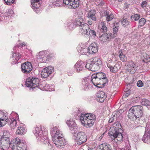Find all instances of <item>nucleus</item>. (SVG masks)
<instances>
[{
    "label": "nucleus",
    "mask_w": 150,
    "mask_h": 150,
    "mask_svg": "<svg viewBox=\"0 0 150 150\" xmlns=\"http://www.w3.org/2000/svg\"><path fill=\"white\" fill-rule=\"evenodd\" d=\"M121 127L120 124L118 122L113 124L112 127L110 129L108 133L109 136L112 140L115 139L119 141H122L123 136L120 132L121 130Z\"/></svg>",
    "instance_id": "obj_1"
},
{
    "label": "nucleus",
    "mask_w": 150,
    "mask_h": 150,
    "mask_svg": "<svg viewBox=\"0 0 150 150\" xmlns=\"http://www.w3.org/2000/svg\"><path fill=\"white\" fill-rule=\"evenodd\" d=\"M96 117L95 115L91 113L81 114L79 119L82 124L87 127H91L94 123Z\"/></svg>",
    "instance_id": "obj_2"
},
{
    "label": "nucleus",
    "mask_w": 150,
    "mask_h": 150,
    "mask_svg": "<svg viewBox=\"0 0 150 150\" xmlns=\"http://www.w3.org/2000/svg\"><path fill=\"white\" fill-rule=\"evenodd\" d=\"M102 65V62L98 58L95 57L93 58L92 61H89L87 62L85 67L87 69L92 71L98 70Z\"/></svg>",
    "instance_id": "obj_3"
},
{
    "label": "nucleus",
    "mask_w": 150,
    "mask_h": 150,
    "mask_svg": "<svg viewBox=\"0 0 150 150\" xmlns=\"http://www.w3.org/2000/svg\"><path fill=\"white\" fill-rule=\"evenodd\" d=\"M52 140L56 146L59 149L64 148L66 144L64 135L62 133L57 132L54 136H53Z\"/></svg>",
    "instance_id": "obj_4"
},
{
    "label": "nucleus",
    "mask_w": 150,
    "mask_h": 150,
    "mask_svg": "<svg viewBox=\"0 0 150 150\" xmlns=\"http://www.w3.org/2000/svg\"><path fill=\"white\" fill-rule=\"evenodd\" d=\"M33 132L38 140H41L42 142L45 141L47 143L48 142V132H42L40 127H35Z\"/></svg>",
    "instance_id": "obj_5"
},
{
    "label": "nucleus",
    "mask_w": 150,
    "mask_h": 150,
    "mask_svg": "<svg viewBox=\"0 0 150 150\" xmlns=\"http://www.w3.org/2000/svg\"><path fill=\"white\" fill-rule=\"evenodd\" d=\"M11 146L12 150H25L24 144L21 142L18 138H16L11 141Z\"/></svg>",
    "instance_id": "obj_6"
},
{
    "label": "nucleus",
    "mask_w": 150,
    "mask_h": 150,
    "mask_svg": "<svg viewBox=\"0 0 150 150\" xmlns=\"http://www.w3.org/2000/svg\"><path fill=\"white\" fill-rule=\"evenodd\" d=\"M40 81L37 78L30 77L26 79L25 85L27 87H30L32 88L38 87L39 86Z\"/></svg>",
    "instance_id": "obj_7"
},
{
    "label": "nucleus",
    "mask_w": 150,
    "mask_h": 150,
    "mask_svg": "<svg viewBox=\"0 0 150 150\" xmlns=\"http://www.w3.org/2000/svg\"><path fill=\"white\" fill-rule=\"evenodd\" d=\"M74 139L78 144L80 145L86 141L87 137L84 132H80L75 135Z\"/></svg>",
    "instance_id": "obj_8"
},
{
    "label": "nucleus",
    "mask_w": 150,
    "mask_h": 150,
    "mask_svg": "<svg viewBox=\"0 0 150 150\" xmlns=\"http://www.w3.org/2000/svg\"><path fill=\"white\" fill-rule=\"evenodd\" d=\"M98 46L96 43H92L88 48H84L80 50V52L82 54L86 52V51L89 53L92 54L96 53L98 51Z\"/></svg>",
    "instance_id": "obj_9"
},
{
    "label": "nucleus",
    "mask_w": 150,
    "mask_h": 150,
    "mask_svg": "<svg viewBox=\"0 0 150 150\" xmlns=\"http://www.w3.org/2000/svg\"><path fill=\"white\" fill-rule=\"evenodd\" d=\"M32 66L30 62H27L21 64V70L24 74L29 73L32 70Z\"/></svg>",
    "instance_id": "obj_10"
},
{
    "label": "nucleus",
    "mask_w": 150,
    "mask_h": 150,
    "mask_svg": "<svg viewBox=\"0 0 150 150\" xmlns=\"http://www.w3.org/2000/svg\"><path fill=\"white\" fill-rule=\"evenodd\" d=\"M131 108L133 111L135 115H136V117L139 119L142 115V107L140 105L134 106L132 107Z\"/></svg>",
    "instance_id": "obj_11"
},
{
    "label": "nucleus",
    "mask_w": 150,
    "mask_h": 150,
    "mask_svg": "<svg viewBox=\"0 0 150 150\" xmlns=\"http://www.w3.org/2000/svg\"><path fill=\"white\" fill-rule=\"evenodd\" d=\"M11 142L8 141V139H0V148L3 150H7L11 146Z\"/></svg>",
    "instance_id": "obj_12"
},
{
    "label": "nucleus",
    "mask_w": 150,
    "mask_h": 150,
    "mask_svg": "<svg viewBox=\"0 0 150 150\" xmlns=\"http://www.w3.org/2000/svg\"><path fill=\"white\" fill-rule=\"evenodd\" d=\"M91 80L90 81L91 83H92L94 85L96 86L98 88L102 87L101 86H99V85L101 84H103L104 83L101 80L96 76V75L93 74L91 77Z\"/></svg>",
    "instance_id": "obj_13"
},
{
    "label": "nucleus",
    "mask_w": 150,
    "mask_h": 150,
    "mask_svg": "<svg viewBox=\"0 0 150 150\" xmlns=\"http://www.w3.org/2000/svg\"><path fill=\"white\" fill-rule=\"evenodd\" d=\"M127 66V71L130 73L132 74L135 72L137 67L135 64L132 61H130L128 62Z\"/></svg>",
    "instance_id": "obj_14"
},
{
    "label": "nucleus",
    "mask_w": 150,
    "mask_h": 150,
    "mask_svg": "<svg viewBox=\"0 0 150 150\" xmlns=\"http://www.w3.org/2000/svg\"><path fill=\"white\" fill-rule=\"evenodd\" d=\"M85 17L83 15L79 16L75 20L74 22V25L76 26H81L82 24L85 22Z\"/></svg>",
    "instance_id": "obj_15"
},
{
    "label": "nucleus",
    "mask_w": 150,
    "mask_h": 150,
    "mask_svg": "<svg viewBox=\"0 0 150 150\" xmlns=\"http://www.w3.org/2000/svg\"><path fill=\"white\" fill-rule=\"evenodd\" d=\"M79 27L80 31L81 33L84 35H86L90 29L87 23H84Z\"/></svg>",
    "instance_id": "obj_16"
},
{
    "label": "nucleus",
    "mask_w": 150,
    "mask_h": 150,
    "mask_svg": "<svg viewBox=\"0 0 150 150\" xmlns=\"http://www.w3.org/2000/svg\"><path fill=\"white\" fill-rule=\"evenodd\" d=\"M97 100L100 102H103L106 97L105 93L103 91H98L97 93Z\"/></svg>",
    "instance_id": "obj_17"
},
{
    "label": "nucleus",
    "mask_w": 150,
    "mask_h": 150,
    "mask_svg": "<svg viewBox=\"0 0 150 150\" xmlns=\"http://www.w3.org/2000/svg\"><path fill=\"white\" fill-rule=\"evenodd\" d=\"M40 0H31V2L32 6L33 9L37 13H39V8L40 6Z\"/></svg>",
    "instance_id": "obj_18"
},
{
    "label": "nucleus",
    "mask_w": 150,
    "mask_h": 150,
    "mask_svg": "<svg viewBox=\"0 0 150 150\" xmlns=\"http://www.w3.org/2000/svg\"><path fill=\"white\" fill-rule=\"evenodd\" d=\"M93 74L96 75V77L101 80L105 84L106 82L108 81L105 74L102 72H99L97 73L96 74Z\"/></svg>",
    "instance_id": "obj_19"
},
{
    "label": "nucleus",
    "mask_w": 150,
    "mask_h": 150,
    "mask_svg": "<svg viewBox=\"0 0 150 150\" xmlns=\"http://www.w3.org/2000/svg\"><path fill=\"white\" fill-rule=\"evenodd\" d=\"M85 64L82 61L78 62L74 65V67L77 72L82 71L84 68Z\"/></svg>",
    "instance_id": "obj_20"
},
{
    "label": "nucleus",
    "mask_w": 150,
    "mask_h": 150,
    "mask_svg": "<svg viewBox=\"0 0 150 150\" xmlns=\"http://www.w3.org/2000/svg\"><path fill=\"white\" fill-rule=\"evenodd\" d=\"M136 115H135L133 111L130 108L129 110L127 116L128 118L131 120L133 121L136 120H138L139 118L136 117Z\"/></svg>",
    "instance_id": "obj_21"
},
{
    "label": "nucleus",
    "mask_w": 150,
    "mask_h": 150,
    "mask_svg": "<svg viewBox=\"0 0 150 150\" xmlns=\"http://www.w3.org/2000/svg\"><path fill=\"white\" fill-rule=\"evenodd\" d=\"M97 149V150H111V148L110 145L104 143L99 146Z\"/></svg>",
    "instance_id": "obj_22"
},
{
    "label": "nucleus",
    "mask_w": 150,
    "mask_h": 150,
    "mask_svg": "<svg viewBox=\"0 0 150 150\" xmlns=\"http://www.w3.org/2000/svg\"><path fill=\"white\" fill-rule=\"evenodd\" d=\"M104 16L106 17V21H109L112 20L114 18L113 14L110 13L109 11H105L104 12Z\"/></svg>",
    "instance_id": "obj_23"
},
{
    "label": "nucleus",
    "mask_w": 150,
    "mask_h": 150,
    "mask_svg": "<svg viewBox=\"0 0 150 150\" xmlns=\"http://www.w3.org/2000/svg\"><path fill=\"white\" fill-rule=\"evenodd\" d=\"M95 14L96 11L94 10H91L88 13L87 17L88 18H91L93 20L96 21V18L95 16Z\"/></svg>",
    "instance_id": "obj_24"
},
{
    "label": "nucleus",
    "mask_w": 150,
    "mask_h": 150,
    "mask_svg": "<svg viewBox=\"0 0 150 150\" xmlns=\"http://www.w3.org/2000/svg\"><path fill=\"white\" fill-rule=\"evenodd\" d=\"M46 53L45 52H40L37 56V59L39 60L40 62L42 61V60H45V58L46 57Z\"/></svg>",
    "instance_id": "obj_25"
},
{
    "label": "nucleus",
    "mask_w": 150,
    "mask_h": 150,
    "mask_svg": "<svg viewBox=\"0 0 150 150\" xmlns=\"http://www.w3.org/2000/svg\"><path fill=\"white\" fill-rule=\"evenodd\" d=\"M99 28L100 30V32L101 33H106L107 30V27L105 25L104 22H101L99 25Z\"/></svg>",
    "instance_id": "obj_26"
},
{
    "label": "nucleus",
    "mask_w": 150,
    "mask_h": 150,
    "mask_svg": "<svg viewBox=\"0 0 150 150\" xmlns=\"http://www.w3.org/2000/svg\"><path fill=\"white\" fill-rule=\"evenodd\" d=\"M71 1V5H70L69 8H75L78 7L80 4V1L79 0H74Z\"/></svg>",
    "instance_id": "obj_27"
},
{
    "label": "nucleus",
    "mask_w": 150,
    "mask_h": 150,
    "mask_svg": "<svg viewBox=\"0 0 150 150\" xmlns=\"http://www.w3.org/2000/svg\"><path fill=\"white\" fill-rule=\"evenodd\" d=\"M0 120L1 121H5L6 124V122L8 121L7 114L0 111Z\"/></svg>",
    "instance_id": "obj_28"
},
{
    "label": "nucleus",
    "mask_w": 150,
    "mask_h": 150,
    "mask_svg": "<svg viewBox=\"0 0 150 150\" xmlns=\"http://www.w3.org/2000/svg\"><path fill=\"white\" fill-rule=\"evenodd\" d=\"M67 124L69 127L71 128H75L77 127L76 124L74 120L72 119L67 120Z\"/></svg>",
    "instance_id": "obj_29"
},
{
    "label": "nucleus",
    "mask_w": 150,
    "mask_h": 150,
    "mask_svg": "<svg viewBox=\"0 0 150 150\" xmlns=\"http://www.w3.org/2000/svg\"><path fill=\"white\" fill-rule=\"evenodd\" d=\"M121 67V65L119 63L116 64L112 66V68L110 69V71L112 72H116L118 70L120 69Z\"/></svg>",
    "instance_id": "obj_30"
},
{
    "label": "nucleus",
    "mask_w": 150,
    "mask_h": 150,
    "mask_svg": "<svg viewBox=\"0 0 150 150\" xmlns=\"http://www.w3.org/2000/svg\"><path fill=\"white\" fill-rule=\"evenodd\" d=\"M92 83H91L90 81L88 82L87 79L84 80L83 82V84L85 86L84 89L87 90L88 89L91 88L92 87Z\"/></svg>",
    "instance_id": "obj_31"
},
{
    "label": "nucleus",
    "mask_w": 150,
    "mask_h": 150,
    "mask_svg": "<svg viewBox=\"0 0 150 150\" xmlns=\"http://www.w3.org/2000/svg\"><path fill=\"white\" fill-rule=\"evenodd\" d=\"M110 38V36H109V33H104L100 37V39L103 42H105Z\"/></svg>",
    "instance_id": "obj_32"
},
{
    "label": "nucleus",
    "mask_w": 150,
    "mask_h": 150,
    "mask_svg": "<svg viewBox=\"0 0 150 150\" xmlns=\"http://www.w3.org/2000/svg\"><path fill=\"white\" fill-rule=\"evenodd\" d=\"M26 131V129L21 127H18L16 132V134H25Z\"/></svg>",
    "instance_id": "obj_33"
},
{
    "label": "nucleus",
    "mask_w": 150,
    "mask_h": 150,
    "mask_svg": "<svg viewBox=\"0 0 150 150\" xmlns=\"http://www.w3.org/2000/svg\"><path fill=\"white\" fill-rule=\"evenodd\" d=\"M119 57L120 60L122 62H125L127 60V57L125 56L124 54H123L122 51L120 50L119 52Z\"/></svg>",
    "instance_id": "obj_34"
},
{
    "label": "nucleus",
    "mask_w": 150,
    "mask_h": 150,
    "mask_svg": "<svg viewBox=\"0 0 150 150\" xmlns=\"http://www.w3.org/2000/svg\"><path fill=\"white\" fill-rule=\"evenodd\" d=\"M142 141L145 143H148L150 142V135L145 133L142 138Z\"/></svg>",
    "instance_id": "obj_35"
},
{
    "label": "nucleus",
    "mask_w": 150,
    "mask_h": 150,
    "mask_svg": "<svg viewBox=\"0 0 150 150\" xmlns=\"http://www.w3.org/2000/svg\"><path fill=\"white\" fill-rule=\"evenodd\" d=\"M120 110L118 111H115L113 112L112 114V118H113L115 121L117 120L118 117L121 115V113L120 112Z\"/></svg>",
    "instance_id": "obj_36"
},
{
    "label": "nucleus",
    "mask_w": 150,
    "mask_h": 150,
    "mask_svg": "<svg viewBox=\"0 0 150 150\" xmlns=\"http://www.w3.org/2000/svg\"><path fill=\"white\" fill-rule=\"evenodd\" d=\"M10 136V134L9 133L7 130H5L4 131L3 133V135L1 137V139H7L8 141H10L9 139V137Z\"/></svg>",
    "instance_id": "obj_37"
},
{
    "label": "nucleus",
    "mask_w": 150,
    "mask_h": 150,
    "mask_svg": "<svg viewBox=\"0 0 150 150\" xmlns=\"http://www.w3.org/2000/svg\"><path fill=\"white\" fill-rule=\"evenodd\" d=\"M17 125V122L16 120L13 119L11 120L10 121V126L11 129H14L15 128Z\"/></svg>",
    "instance_id": "obj_38"
},
{
    "label": "nucleus",
    "mask_w": 150,
    "mask_h": 150,
    "mask_svg": "<svg viewBox=\"0 0 150 150\" xmlns=\"http://www.w3.org/2000/svg\"><path fill=\"white\" fill-rule=\"evenodd\" d=\"M118 28L113 27V35L111 33H109V36H110L111 38H114L116 36L118 32Z\"/></svg>",
    "instance_id": "obj_39"
},
{
    "label": "nucleus",
    "mask_w": 150,
    "mask_h": 150,
    "mask_svg": "<svg viewBox=\"0 0 150 150\" xmlns=\"http://www.w3.org/2000/svg\"><path fill=\"white\" fill-rule=\"evenodd\" d=\"M50 132L52 137L53 136H54L55 134L57 132L62 133V132H60L56 127H54L52 128L50 130Z\"/></svg>",
    "instance_id": "obj_40"
},
{
    "label": "nucleus",
    "mask_w": 150,
    "mask_h": 150,
    "mask_svg": "<svg viewBox=\"0 0 150 150\" xmlns=\"http://www.w3.org/2000/svg\"><path fill=\"white\" fill-rule=\"evenodd\" d=\"M141 103L142 105L146 106H150V101L146 99H142Z\"/></svg>",
    "instance_id": "obj_41"
},
{
    "label": "nucleus",
    "mask_w": 150,
    "mask_h": 150,
    "mask_svg": "<svg viewBox=\"0 0 150 150\" xmlns=\"http://www.w3.org/2000/svg\"><path fill=\"white\" fill-rule=\"evenodd\" d=\"M43 69H45L47 70L46 72L49 74H51L54 71V68L52 67H46L44 68Z\"/></svg>",
    "instance_id": "obj_42"
},
{
    "label": "nucleus",
    "mask_w": 150,
    "mask_h": 150,
    "mask_svg": "<svg viewBox=\"0 0 150 150\" xmlns=\"http://www.w3.org/2000/svg\"><path fill=\"white\" fill-rule=\"evenodd\" d=\"M72 1H74V0H63V4L67 6L69 8L70 5H71Z\"/></svg>",
    "instance_id": "obj_43"
},
{
    "label": "nucleus",
    "mask_w": 150,
    "mask_h": 150,
    "mask_svg": "<svg viewBox=\"0 0 150 150\" xmlns=\"http://www.w3.org/2000/svg\"><path fill=\"white\" fill-rule=\"evenodd\" d=\"M47 70L45 69H43L41 73V76L43 78H46L48 76H49L50 74L47 73L46 72Z\"/></svg>",
    "instance_id": "obj_44"
},
{
    "label": "nucleus",
    "mask_w": 150,
    "mask_h": 150,
    "mask_svg": "<svg viewBox=\"0 0 150 150\" xmlns=\"http://www.w3.org/2000/svg\"><path fill=\"white\" fill-rule=\"evenodd\" d=\"M140 18L139 15L138 14H136L132 16H131V19L132 21H137Z\"/></svg>",
    "instance_id": "obj_45"
},
{
    "label": "nucleus",
    "mask_w": 150,
    "mask_h": 150,
    "mask_svg": "<svg viewBox=\"0 0 150 150\" xmlns=\"http://www.w3.org/2000/svg\"><path fill=\"white\" fill-rule=\"evenodd\" d=\"M62 0H57V1L54 3V5H53L54 6H60L62 5L63 2L62 3Z\"/></svg>",
    "instance_id": "obj_46"
},
{
    "label": "nucleus",
    "mask_w": 150,
    "mask_h": 150,
    "mask_svg": "<svg viewBox=\"0 0 150 150\" xmlns=\"http://www.w3.org/2000/svg\"><path fill=\"white\" fill-rule=\"evenodd\" d=\"M107 67L109 68L110 69L112 68V66H113L114 64V63L113 62H112V60H109L107 62Z\"/></svg>",
    "instance_id": "obj_47"
},
{
    "label": "nucleus",
    "mask_w": 150,
    "mask_h": 150,
    "mask_svg": "<svg viewBox=\"0 0 150 150\" xmlns=\"http://www.w3.org/2000/svg\"><path fill=\"white\" fill-rule=\"evenodd\" d=\"M146 20L144 18L140 19L139 21V26L142 27L146 23Z\"/></svg>",
    "instance_id": "obj_48"
},
{
    "label": "nucleus",
    "mask_w": 150,
    "mask_h": 150,
    "mask_svg": "<svg viewBox=\"0 0 150 150\" xmlns=\"http://www.w3.org/2000/svg\"><path fill=\"white\" fill-rule=\"evenodd\" d=\"M13 57H14L16 61H18L20 58L21 57V55H19L18 53H14L12 54Z\"/></svg>",
    "instance_id": "obj_49"
},
{
    "label": "nucleus",
    "mask_w": 150,
    "mask_h": 150,
    "mask_svg": "<svg viewBox=\"0 0 150 150\" xmlns=\"http://www.w3.org/2000/svg\"><path fill=\"white\" fill-rule=\"evenodd\" d=\"M122 24L124 26H126L129 24V22L126 19H123L121 21Z\"/></svg>",
    "instance_id": "obj_50"
},
{
    "label": "nucleus",
    "mask_w": 150,
    "mask_h": 150,
    "mask_svg": "<svg viewBox=\"0 0 150 150\" xmlns=\"http://www.w3.org/2000/svg\"><path fill=\"white\" fill-rule=\"evenodd\" d=\"M91 35L95 36L96 35V32L95 31L89 29V30L88 31V33H87L86 35Z\"/></svg>",
    "instance_id": "obj_51"
},
{
    "label": "nucleus",
    "mask_w": 150,
    "mask_h": 150,
    "mask_svg": "<svg viewBox=\"0 0 150 150\" xmlns=\"http://www.w3.org/2000/svg\"><path fill=\"white\" fill-rule=\"evenodd\" d=\"M146 130L145 132V134L150 135V123L146 127Z\"/></svg>",
    "instance_id": "obj_52"
},
{
    "label": "nucleus",
    "mask_w": 150,
    "mask_h": 150,
    "mask_svg": "<svg viewBox=\"0 0 150 150\" xmlns=\"http://www.w3.org/2000/svg\"><path fill=\"white\" fill-rule=\"evenodd\" d=\"M4 1L7 5L11 4L14 1V0H4Z\"/></svg>",
    "instance_id": "obj_53"
},
{
    "label": "nucleus",
    "mask_w": 150,
    "mask_h": 150,
    "mask_svg": "<svg viewBox=\"0 0 150 150\" xmlns=\"http://www.w3.org/2000/svg\"><path fill=\"white\" fill-rule=\"evenodd\" d=\"M137 84L138 87H140L143 86V84L141 81L139 80L137 81Z\"/></svg>",
    "instance_id": "obj_54"
},
{
    "label": "nucleus",
    "mask_w": 150,
    "mask_h": 150,
    "mask_svg": "<svg viewBox=\"0 0 150 150\" xmlns=\"http://www.w3.org/2000/svg\"><path fill=\"white\" fill-rule=\"evenodd\" d=\"M7 12L8 13V16L9 17L11 16L13 14V11L12 10H8Z\"/></svg>",
    "instance_id": "obj_55"
},
{
    "label": "nucleus",
    "mask_w": 150,
    "mask_h": 150,
    "mask_svg": "<svg viewBox=\"0 0 150 150\" xmlns=\"http://www.w3.org/2000/svg\"><path fill=\"white\" fill-rule=\"evenodd\" d=\"M130 93V90H128L125 93L123 96H124V97H127L129 95Z\"/></svg>",
    "instance_id": "obj_56"
},
{
    "label": "nucleus",
    "mask_w": 150,
    "mask_h": 150,
    "mask_svg": "<svg viewBox=\"0 0 150 150\" xmlns=\"http://www.w3.org/2000/svg\"><path fill=\"white\" fill-rule=\"evenodd\" d=\"M147 4V2L146 1H144L141 3V6L142 7L144 8L146 6Z\"/></svg>",
    "instance_id": "obj_57"
},
{
    "label": "nucleus",
    "mask_w": 150,
    "mask_h": 150,
    "mask_svg": "<svg viewBox=\"0 0 150 150\" xmlns=\"http://www.w3.org/2000/svg\"><path fill=\"white\" fill-rule=\"evenodd\" d=\"M113 27L114 28H118V27L119 26V23L118 22H115L114 23H113Z\"/></svg>",
    "instance_id": "obj_58"
},
{
    "label": "nucleus",
    "mask_w": 150,
    "mask_h": 150,
    "mask_svg": "<svg viewBox=\"0 0 150 150\" xmlns=\"http://www.w3.org/2000/svg\"><path fill=\"white\" fill-rule=\"evenodd\" d=\"M57 0H50V3H52V4L53 5H54V3L56 2Z\"/></svg>",
    "instance_id": "obj_59"
},
{
    "label": "nucleus",
    "mask_w": 150,
    "mask_h": 150,
    "mask_svg": "<svg viewBox=\"0 0 150 150\" xmlns=\"http://www.w3.org/2000/svg\"><path fill=\"white\" fill-rule=\"evenodd\" d=\"M115 120H114L113 118H112V117H111L110 118L109 120V123H111L113 122Z\"/></svg>",
    "instance_id": "obj_60"
},
{
    "label": "nucleus",
    "mask_w": 150,
    "mask_h": 150,
    "mask_svg": "<svg viewBox=\"0 0 150 150\" xmlns=\"http://www.w3.org/2000/svg\"><path fill=\"white\" fill-rule=\"evenodd\" d=\"M88 23L89 25H92V22L91 21H88Z\"/></svg>",
    "instance_id": "obj_61"
},
{
    "label": "nucleus",
    "mask_w": 150,
    "mask_h": 150,
    "mask_svg": "<svg viewBox=\"0 0 150 150\" xmlns=\"http://www.w3.org/2000/svg\"><path fill=\"white\" fill-rule=\"evenodd\" d=\"M4 16H6V17H8V13H7V12L6 11V12L4 14Z\"/></svg>",
    "instance_id": "obj_62"
},
{
    "label": "nucleus",
    "mask_w": 150,
    "mask_h": 150,
    "mask_svg": "<svg viewBox=\"0 0 150 150\" xmlns=\"http://www.w3.org/2000/svg\"><path fill=\"white\" fill-rule=\"evenodd\" d=\"M21 46H23V45L25 46V42H23L21 43Z\"/></svg>",
    "instance_id": "obj_63"
},
{
    "label": "nucleus",
    "mask_w": 150,
    "mask_h": 150,
    "mask_svg": "<svg viewBox=\"0 0 150 150\" xmlns=\"http://www.w3.org/2000/svg\"><path fill=\"white\" fill-rule=\"evenodd\" d=\"M104 4V3L103 2H100V3L99 4L100 5H101V6H102L103 4Z\"/></svg>",
    "instance_id": "obj_64"
}]
</instances>
